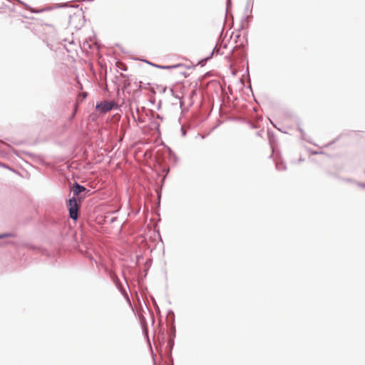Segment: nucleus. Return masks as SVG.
Returning <instances> with one entry per match:
<instances>
[{"mask_svg":"<svg viewBox=\"0 0 365 365\" xmlns=\"http://www.w3.org/2000/svg\"><path fill=\"white\" fill-rule=\"evenodd\" d=\"M16 235L13 232H4L0 234V240L4 239L5 237H14Z\"/></svg>","mask_w":365,"mask_h":365,"instance_id":"nucleus-18","label":"nucleus"},{"mask_svg":"<svg viewBox=\"0 0 365 365\" xmlns=\"http://www.w3.org/2000/svg\"><path fill=\"white\" fill-rule=\"evenodd\" d=\"M344 181H346V182H352V180L350 179V178H346V179H342Z\"/></svg>","mask_w":365,"mask_h":365,"instance_id":"nucleus-37","label":"nucleus"},{"mask_svg":"<svg viewBox=\"0 0 365 365\" xmlns=\"http://www.w3.org/2000/svg\"><path fill=\"white\" fill-rule=\"evenodd\" d=\"M257 135H260L259 132H257Z\"/></svg>","mask_w":365,"mask_h":365,"instance_id":"nucleus-52","label":"nucleus"},{"mask_svg":"<svg viewBox=\"0 0 365 365\" xmlns=\"http://www.w3.org/2000/svg\"><path fill=\"white\" fill-rule=\"evenodd\" d=\"M299 161H301V162H302V161H304V159H302V158H299Z\"/></svg>","mask_w":365,"mask_h":365,"instance_id":"nucleus-49","label":"nucleus"},{"mask_svg":"<svg viewBox=\"0 0 365 365\" xmlns=\"http://www.w3.org/2000/svg\"><path fill=\"white\" fill-rule=\"evenodd\" d=\"M73 7H74V8H78V5H76V6H73Z\"/></svg>","mask_w":365,"mask_h":365,"instance_id":"nucleus-51","label":"nucleus"},{"mask_svg":"<svg viewBox=\"0 0 365 365\" xmlns=\"http://www.w3.org/2000/svg\"><path fill=\"white\" fill-rule=\"evenodd\" d=\"M182 136L185 137L186 135V130L184 129L183 127H181L180 128Z\"/></svg>","mask_w":365,"mask_h":365,"instance_id":"nucleus-28","label":"nucleus"},{"mask_svg":"<svg viewBox=\"0 0 365 365\" xmlns=\"http://www.w3.org/2000/svg\"><path fill=\"white\" fill-rule=\"evenodd\" d=\"M311 153L312 155H318V154H322L323 153L322 152H319V151H317V150H313L311 152Z\"/></svg>","mask_w":365,"mask_h":365,"instance_id":"nucleus-30","label":"nucleus"},{"mask_svg":"<svg viewBox=\"0 0 365 365\" xmlns=\"http://www.w3.org/2000/svg\"><path fill=\"white\" fill-rule=\"evenodd\" d=\"M116 220H117V217H111V218L108 220V223H109V224H113V222H115Z\"/></svg>","mask_w":365,"mask_h":365,"instance_id":"nucleus-26","label":"nucleus"},{"mask_svg":"<svg viewBox=\"0 0 365 365\" xmlns=\"http://www.w3.org/2000/svg\"><path fill=\"white\" fill-rule=\"evenodd\" d=\"M267 138H268L269 143L270 145V148L272 150V154L269 155V158H272L273 155V153H274L275 144L277 143V139L275 138L274 133L269 130H267Z\"/></svg>","mask_w":365,"mask_h":365,"instance_id":"nucleus-3","label":"nucleus"},{"mask_svg":"<svg viewBox=\"0 0 365 365\" xmlns=\"http://www.w3.org/2000/svg\"><path fill=\"white\" fill-rule=\"evenodd\" d=\"M168 150L169 152L170 157H173L175 160L178 159L177 156L175 154V153L173 152V150L170 148L168 147Z\"/></svg>","mask_w":365,"mask_h":365,"instance_id":"nucleus-23","label":"nucleus"},{"mask_svg":"<svg viewBox=\"0 0 365 365\" xmlns=\"http://www.w3.org/2000/svg\"><path fill=\"white\" fill-rule=\"evenodd\" d=\"M160 105H161V101H159V103L158 104V109L160 108Z\"/></svg>","mask_w":365,"mask_h":365,"instance_id":"nucleus-40","label":"nucleus"},{"mask_svg":"<svg viewBox=\"0 0 365 365\" xmlns=\"http://www.w3.org/2000/svg\"><path fill=\"white\" fill-rule=\"evenodd\" d=\"M118 108V104L115 101L104 100L98 102L96 105V111L101 114H106L110 110H117Z\"/></svg>","mask_w":365,"mask_h":365,"instance_id":"nucleus-2","label":"nucleus"},{"mask_svg":"<svg viewBox=\"0 0 365 365\" xmlns=\"http://www.w3.org/2000/svg\"><path fill=\"white\" fill-rule=\"evenodd\" d=\"M195 66H187V68H191V67H195Z\"/></svg>","mask_w":365,"mask_h":365,"instance_id":"nucleus-42","label":"nucleus"},{"mask_svg":"<svg viewBox=\"0 0 365 365\" xmlns=\"http://www.w3.org/2000/svg\"><path fill=\"white\" fill-rule=\"evenodd\" d=\"M140 324H141V327H142L143 333L145 337L147 339L148 344H150L149 336H148V331L147 325L144 326L142 322H140Z\"/></svg>","mask_w":365,"mask_h":365,"instance_id":"nucleus-14","label":"nucleus"},{"mask_svg":"<svg viewBox=\"0 0 365 365\" xmlns=\"http://www.w3.org/2000/svg\"><path fill=\"white\" fill-rule=\"evenodd\" d=\"M168 329H169V339H173V340H175V332H176V330H175V324H172L171 326L170 325H168Z\"/></svg>","mask_w":365,"mask_h":365,"instance_id":"nucleus-11","label":"nucleus"},{"mask_svg":"<svg viewBox=\"0 0 365 365\" xmlns=\"http://www.w3.org/2000/svg\"><path fill=\"white\" fill-rule=\"evenodd\" d=\"M158 197L159 199L160 198V197H161V192H159L158 193Z\"/></svg>","mask_w":365,"mask_h":365,"instance_id":"nucleus-39","label":"nucleus"},{"mask_svg":"<svg viewBox=\"0 0 365 365\" xmlns=\"http://www.w3.org/2000/svg\"><path fill=\"white\" fill-rule=\"evenodd\" d=\"M0 167H2V168H6V169H8V170H11V171L14 172V168H11L9 165H7V164H4V163H1V162H0Z\"/></svg>","mask_w":365,"mask_h":365,"instance_id":"nucleus-22","label":"nucleus"},{"mask_svg":"<svg viewBox=\"0 0 365 365\" xmlns=\"http://www.w3.org/2000/svg\"><path fill=\"white\" fill-rule=\"evenodd\" d=\"M70 191L73 192V197L66 200V207L71 219L76 221L78 217L79 209L82 202L85 200L90 190L74 181L70 187Z\"/></svg>","mask_w":365,"mask_h":365,"instance_id":"nucleus-1","label":"nucleus"},{"mask_svg":"<svg viewBox=\"0 0 365 365\" xmlns=\"http://www.w3.org/2000/svg\"><path fill=\"white\" fill-rule=\"evenodd\" d=\"M223 30H224V29L222 28L221 34H220V35L219 36V38H218V42L222 40V35Z\"/></svg>","mask_w":365,"mask_h":365,"instance_id":"nucleus-36","label":"nucleus"},{"mask_svg":"<svg viewBox=\"0 0 365 365\" xmlns=\"http://www.w3.org/2000/svg\"><path fill=\"white\" fill-rule=\"evenodd\" d=\"M130 86V81L128 79L124 80L123 82V89L125 90Z\"/></svg>","mask_w":365,"mask_h":365,"instance_id":"nucleus-21","label":"nucleus"},{"mask_svg":"<svg viewBox=\"0 0 365 365\" xmlns=\"http://www.w3.org/2000/svg\"><path fill=\"white\" fill-rule=\"evenodd\" d=\"M250 4L249 2L247 3L246 7L245 9V12L246 13L249 9Z\"/></svg>","mask_w":365,"mask_h":365,"instance_id":"nucleus-35","label":"nucleus"},{"mask_svg":"<svg viewBox=\"0 0 365 365\" xmlns=\"http://www.w3.org/2000/svg\"><path fill=\"white\" fill-rule=\"evenodd\" d=\"M268 119H269V120L270 123H271V124H272V125L275 128H277L278 130H279V131L282 132V130L280 128H277V125L274 123V122H273V121H272L269 118H268Z\"/></svg>","mask_w":365,"mask_h":365,"instance_id":"nucleus-27","label":"nucleus"},{"mask_svg":"<svg viewBox=\"0 0 365 365\" xmlns=\"http://www.w3.org/2000/svg\"><path fill=\"white\" fill-rule=\"evenodd\" d=\"M183 76H186V73L185 72L181 73Z\"/></svg>","mask_w":365,"mask_h":365,"instance_id":"nucleus-44","label":"nucleus"},{"mask_svg":"<svg viewBox=\"0 0 365 365\" xmlns=\"http://www.w3.org/2000/svg\"><path fill=\"white\" fill-rule=\"evenodd\" d=\"M231 6H232V0H226V14H225L226 16L228 15L229 10L230 9Z\"/></svg>","mask_w":365,"mask_h":365,"instance_id":"nucleus-20","label":"nucleus"},{"mask_svg":"<svg viewBox=\"0 0 365 365\" xmlns=\"http://www.w3.org/2000/svg\"><path fill=\"white\" fill-rule=\"evenodd\" d=\"M152 354H153V361H154V365H156V361H155V354H154L153 351H152Z\"/></svg>","mask_w":365,"mask_h":365,"instance_id":"nucleus-34","label":"nucleus"},{"mask_svg":"<svg viewBox=\"0 0 365 365\" xmlns=\"http://www.w3.org/2000/svg\"><path fill=\"white\" fill-rule=\"evenodd\" d=\"M212 56H213V53L211 52L210 54L207 58H205L204 60L199 61V63H200L202 61H208V60L211 59L212 58Z\"/></svg>","mask_w":365,"mask_h":365,"instance_id":"nucleus-25","label":"nucleus"},{"mask_svg":"<svg viewBox=\"0 0 365 365\" xmlns=\"http://www.w3.org/2000/svg\"><path fill=\"white\" fill-rule=\"evenodd\" d=\"M364 174H365V169H364Z\"/></svg>","mask_w":365,"mask_h":365,"instance_id":"nucleus-53","label":"nucleus"},{"mask_svg":"<svg viewBox=\"0 0 365 365\" xmlns=\"http://www.w3.org/2000/svg\"><path fill=\"white\" fill-rule=\"evenodd\" d=\"M296 123H297V129H298V130L299 131V133L301 134V138L302 140H307V141L310 143V141L306 138V133H305L304 130L302 128L301 120L299 118H297L296 120Z\"/></svg>","mask_w":365,"mask_h":365,"instance_id":"nucleus-6","label":"nucleus"},{"mask_svg":"<svg viewBox=\"0 0 365 365\" xmlns=\"http://www.w3.org/2000/svg\"><path fill=\"white\" fill-rule=\"evenodd\" d=\"M248 124H249V125H250V127H251L252 128H253V129L257 128V126H256L254 123H252V122H250V121H248Z\"/></svg>","mask_w":365,"mask_h":365,"instance_id":"nucleus-31","label":"nucleus"},{"mask_svg":"<svg viewBox=\"0 0 365 365\" xmlns=\"http://www.w3.org/2000/svg\"><path fill=\"white\" fill-rule=\"evenodd\" d=\"M123 295L128 299V300L129 301V297H128V294L126 293V292L125 291L124 292L123 291H121Z\"/></svg>","mask_w":365,"mask_h":365,"instance_id":"nucleus-33","label":"nucleus"},{"mask_svg":"<svg viewBox=\"0 0 365 365\" xmlns=\"http://www.w3.org/2000/svg\"><path fill=\"white\" fill-rule=\"evenodd\" d=\"M296 123H297V129H298V130L299 131V133L301 134V138L302 140H307V141L310 143V141L306 138V133H305L304 130L302 128L301 120L299 118H297L296 120Z\"/></svg>","mask_w":365,"mask_h":365,"instance_id":"nucleus-7","label":"nucleus"},{"mask_svg":"<svg viewBox=\"0 0 365 365\" xmlns=\"http://www.w3.org/2000/svg\"><path fill=\"white\" fill-rule=\"evenodd\" d=\"M120 69L123 70V71H125L126 70L125 68H124V67L120 68Z\"/></svg>","mask_w":365,"mask_h":365,"instance_id":"nucleus-45","label":"nucleus"},{"mask_svg":"<svg viewBox=\"0 0 365 365\" xmlns=\"http://www.w3.org/2000/svg\"><path fill=\"white\" fill-rule=\"evenodd\" d=\"M357 185L362 187V188H365V183H363V182H357Z\"/></svg>","mask_w":365,"mask_h":365,"instance_id":"nucleus-32","label":"nucleus"},{"mask_svg":"<svg viewBox=\"0 0 365 365\" xmlns=\"http://www.w3.org/2000/svg\"><path fill=\"white\" fill-rule=\"evenodd\" d=\"M166 318L168 323V325L175 324V313L172 309L168 310Z\"/></svg>","mask_w":365,"mask_h":365,"instance_id":"nucleus-9","label":"nucleus"},{"mask_svg":"<svg viewBox=\"0 0 365 365\" xmlns=\"http://www.w3.org/2000/svg\"><path fill=\"white\" fill-rule=\"evenodd\" d=\"M296 123H297V129H298V130L299 131V133L301 134V138L302 140H307V141L310 143V141L306 138V133H305L304 130L302 128L301 120L299 118H297L296 120Z\"/></svg>","mask_w":365,"mask_h":365,"instance_id":"nucleus-8","label":"nucleus"},{"mask_svg":"<svg viewBox=\"0 0 365 365\" xmlns=\"http://www.w3.org/2000/svg\"><path fill=\"white\" fill-rule=\"evenodd\" d=\"M67 6H68V3L58 4V6L56 7L57 8H64V7H67Z\"/></svg>","mask_w":365,"mask_h":365,"instance_id":"nucleus-24","label":"nucleus"},{"mask_svg":"<svg viewBox=\"0 0 365 365\" xmlns=\"http://www.w3.org/2000/svg\"><path fill=\"white\" fill-rule=\"evenodd\" d=\"M174 344H175V340H173V339H169L168 341V344H167V347L166 348L168 349V354H169V356H170V360H171V364L170 365H173V358L172 356V351L173 349Z\"/></svg>","mask_w":365,"mask_h":365,"instance_id":"nucleus-5","label":"nucleus"},{"mask_svg":"<svg viewBox=\"0 0 365 365\" xmlns=\"http://www.w3.org/2000/svg\"><path fill=\"white\" fill-rule=\"evenodd\" d=\"M275 166H276L277 170H287L286 164L283 161H281V162L277 161L275 163Z\"/></svg>","mask_w":365,"mask_h":365,"instance_id":"nucleus-12","label":"nucleus"},{"mask_svg":"<svg viewBox=\"0 0 365 365\" xmlns=\"http://www.w3.org/2000/svg\"><path fill=\"white\" fill-rule=\"evenodd\" d=\"M197 83L195 84V88L190 92L189 95L190 98V105L192 106L193 104V101L192 100L194 96L197 95Z\"/></svg>","mask_w":365,"mask_h":365,"instance_id":"nucleus-15","label":"nucleus"},{"mask_svg":"<svg viewBox=\"0 0 365 365\" xmlns=\"http://www.w3.org/2000/svg\"><path fill=\"white\" fill-rule=\"evenodd\" d=\"M77 110H78V107L76 105H75L74 108H73V113L68 118L69 121H72L75 118L76 113H77Z\"/></svg>","mask_w":365,"mask_h":365,"instance_id":"nucleus-19","label":"nucleus"},{"mask_svg":"<svg viewBox=\"0 0 365 365\" xmlns=\"http://www.w3.org/2000/svg\"><path fill=\"white\" fill-rule=\"evenodd\" d=\"M49 222L53 226L55 230H61L62 225L59 219H51Z\"/></svg>","mask_w":365,"mask_h":365,"instance_id":"nucleus-10","label":"nucleus"},{"mask_svg":"<svg viewBox=\"0 0 365 365\" xmlns=\"http://www.w3.org/2000/svg\"><path fill=\"white\" fill-rule=\"evenodd\" d=\"M158 233L159 237H160V231L159 230H158ZM160 239L161 240V237H160Z\"/></svg>","mask_w":365,"mask_h":365,"instance_id":"nucleus-43","label":"nucleus"},{"mask_svg":"<svg viewBox=\"0 0 365 365\" xmlns=\"http://www.w3.org/2000/svg\"><path fill=\"white\" fill-rule=\"evenodd\" d=\"M338 140V138H336L335 140H333L332 143H335V141H337Z\"/></svg>","mask_w":365,"mask_h":365,"instance_id":"nucleus-46","label":"nucleus"},{"mask_svg":"<svg viewBox=\"0 0 365 365\" xmlns=\"http://www.w3.org/2000/svg\"><path fill=\"white\" fill-rule=\"evenodd\" d=\"M338 140V138H336L335 140H333L332 143H335V141H337Z\"/></svg>","mask_w":365,"mask_h":365,"instance_id":"nucleus-48","label":"nucleus"},{"mask_svg":"<svg viewBox=\"0 0 365 365\" xmlns=\"http://www.w3.org/2000/svg\"><path fill=\"white\" fill-rule=\"evenodd\" d=\"M166 90H167V87L166 86L162 88V93H165L166 91Z\"/></svg>","mask_w":365,"mask_h":365,"instance_id":"nucleus-38","label":"nucleus"},{"mask_svg":"<svg viewBox=\"0 0 365 365\" xmlns=\"http://www.w3.org/2000/svg\"><path fill=\"white\" fill-rule=\"evenodd\" d=\"M158 118L160 119L161 120H163V117L160 116V115H158Z\"/></svg>","mask_w":365,"mask_h":365,"instance_id":"nucleus-41","label":"nucleus"},{"mask_svg":"<svg viewBox=\"0 0 365 365\" xmlns=\"http://www.w3.org/2000/svg\"><path fill=\"white\" fill-rule=\"evenodd\" d=\"M220 52V49L217 48V46H215V47L213 48L212 53H219Z\"/></svg>","mask_w":365,"mask_h":365,"instance_id":"nucleus-29","label":"nucleus"},{"mask_svg":"<svg viewBox=\"0 0 365 365\" xmlns=\"http://www.w3.org/2000/svg\"><path fill=\"white\" fill-rule=\"evenodd\" d=\"M252 18V15H245L241 21V24H240V29H243V24H244V21H250L251 19Z\"/></svg>","mask_w":365,"mask_h":365,"instance_id":"nucleus-17","label":"nucleus"},{"mask_svg":"<svg viewBox=\"0 0 365 365\" xmlns=\"http://www.w3.org/2000/svg\"><path fill=\"white\" fill-rule=\"evenodd\" d=\"M237 56L240 60H246L247 59V54L245 50V47L242 49H240L237 52Z\"/></svg>","mask_w":365,"mask_h":365,"instance_id":"nucleus-13","label":"nucleus"},{"mask_svg":"<svg viewBox=\"0 0 365 365\" xmlns=\"http://www.w3.org/2000/svg\"><path fill=\"white\" fill-rule=\"evenodd\" d=\"M338 140V138H336L335 140H333L332 143H335V141H337Z\"/></svg>","mask_w":365,"mask_h":365,"instance_id":"nucleus-47","label":"nucleus"},{"mask_svg":"<svg viewBox=\"0 0 365 365\" xmlns=\"http://www.w3.org/2000/svg\"><path fill=\"white\" fill-rule=\"evenodd\" d=\"M170 92H171V95L174 98H177V99H178L180 101V106L182 108L183 106V105H184L183 102L182 101V98L180 96H178V94L175 93V92L174 91V89L173 88H170Z\"/></svg>","mask_w":365,"mask_h":365,"instance_id":"nucleus-16","label":"nucleus"},{"mask_svg":"<svg viewBox=\"0 0 365 365\" xmlns=\"http://www.w3.org/2000/svg\"><path fill=\"white\" fill-rule=\"evenodd\" d=\"M32 12H34V13H38L39 11H33Z\"/></svg>","mask_w":365,"mask_h":365,"instance_id":"nucleus-50","label":"nucleus"},{"mask_svg":"<svg viewBox=\"0 0 365 365\" xmlns=\"http://www.w3.org/2000/svg\"><path fill=\"white\" fill-rule=\"evenodd\" d=\"M143 61L146 62L147 63H148L154 67L158 68L160 69H164V70L176 68H178V67H180L182 66V64H181V63H178V64H175V65H170V66H161V65H158V64L153 63L152 62H150L148 60H143Z\"/></svg>","mask_w":365,"mask_h":365,"instance_id":"nucleus-4","label":"nucleus"}]
</instances>
